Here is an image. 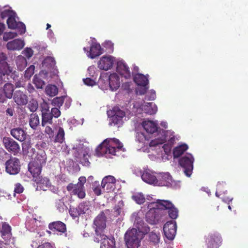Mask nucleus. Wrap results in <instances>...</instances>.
Instances as JSON below:
<instances>
[{
	"instance_id": "19",
	"label": "nucleus",
	"mask_w": 248,
	"mask_h": 248,
	"mask_svg": "<svg viewBox=\"0 0 248 248\" xmlns=\"http://www.w3.org/2000/svg\"><path fill=\"white\" fill-rule=\"evenodd\" d=\"M48 228L52 232H58L61 233H64L66 232V225L60 221H57L51 222L48 225Z\"/></svg>"
},
{
	"instance_id": "42",
	"label": "nucleus",
	"mask_w": 248,
	"mask_h": 248,
	"mask_svg": "<svg viewBox=\"0 0 248 248\" xmlns=\"http://www.w3.org/2000/svg\"><path fill=\"white\" fill-rule=\"evenodd\" d=\"M64 98L63 96L57 97L54 98L52 101V105L56 106V107L60 108V107L62 106L63 104Z\"/></svg>"
},
{
	"instance_id": "7",
	"label": "nucleus",
	"mask_w": 248,
	"mask_h": 248,
	"mask_svg": "<svg viewBox=\"0 0 248 248\" xmlns=\"http://www.w3.org/2000/svg\"><path fill=\"white\" fill-rule=\"evenodd\" d=\"M0 235L6 244H10L11 242L14 239L12 236V227L6 222H2L0 226Z\"/></svg>"
},
{
	"instance_id": "50",
	"label": "nucleus",
	"mask_w": 248,
	"mask_h": 248,
	"mask_svg": "<svg viewBox=\"0 0 248 248\" xmlns=\"http://www.w3.org/2000/svg\"><path fill=\"white\" fill-rule=\"evenodd\" d=\"M69 214L73 218H76L78 217L81 215L79 210H78V207L76 208H70L69 209Z\"/></svg>"
},
{
	"instance_id": "61",
	"label": "nucleus",
	"mask_w": 248,
	"mask_h": 248,
	"mask_svg": "<svg viewBox=\"0 0 248 248\" xmlns=\"http://www.w3.org/2000/svg\"><path fill=\"white\" fill-rule=\"evenodd\" d=\"M45 129V132L46 134H47L50 138L53 137L54 131L52 128L48 125H46Z\"/></svg>"
},
{
	"instance_id": "1",
	"label": "nucleus",
	"mask_w": 248,
	"mask_h": 248,
	"mask_svg": "<svg viewBox=\"0 0 248 248\" xmlns=\"http://www.w3.org/2000/svg\"><path fill=\"white\" fill-rule=\"evenodd\" d=\"M168 210L169 217L176 219L178 215V211L172 203L169 200H157L156 207L151 208L146 214V221L151 224H156L161 221L162 213Z\"/></svg>"
},
{
	"instance_id": "28",
	"label": "nucleus",
	"mask_w": 248,
	"mask_h": 248,
	"mask_svg": "<svg viewBox=\"0 0 248 248\" xmlns=\"http://www.w3.org/2000/svg\"><path fill=\"white\" fill-rule=\"evenodd\" d=\"M134 82L138 85H148V78L141 74H137L134 77Z\"/></svg>"
},
{
	"instance_id": "34",
	"label": "nucleus",
	"mask_w": 248,
	"mask_h": 248,
	"mask_svg": "<svg viewBox=\"0 0 248 248\" xmlns=\"http://www.w3.org/2000/svg\"><path fill=\"white\" fill-rule=\"evenodd\" d=\"M115 242L114 238H108L101 243L100 248H115Z\"/></svg>"
},
{
	"instance_id": "53",
	"label": "nucleus",
	"mask_w": 248,
	"mask_h": 248,
	"mask_svg": "<svg viewBox=\"0 0 248 248\" xmlns=\"http://www.w3.org/2000/svg\"><path fill=\"white\" fill-rule=\"evenodd\" d=\"M90 155L87 154H83L82 158L80 160V162L83 166H89L90 162L89 161Z\"/></svg>"
},
{
	"instance_id": "54",
	"label": "nucleus",
	"mask_w": 248,
	"mask_h": 248,
	"mask_svg": "<svg viewBox=\"0 0 248 248\" xmlns=\"http://www.w3.org/2000/svg\"><path fill=\"white\" fill-rule=\"evenodd\" d=\"M41 114L50 112V107L48 103L44 102L40 106Z\"/></svg>"
},
{
	"instance_id": "31",
	"label": "nucleus",
	"mask_w": 248,
	"mask_h": 248,
	"mask_svg": "<svg viewBox=\"0 0 248 248\" xmlns=\"http://www.w3.org/2000/svg\"><path fill=\"white\" fill-rule=\"evenodd\" d=\"M1 90H2V92H3L4 94H5V96H7L9 99L11 98L14 95V86L11 83H6L4 85L3 89Z\"/></svg>"
},
{
	"instance_id": "11",
	"label": "nucleus",
	"mask_w": 248,
	"mask_h": 248,
	"mask_svg": "<svg viewBox=\"0 0 248 248\" xmlns=\"http://www.w3.org/2000/svg\"><path fill=\"white\" fill-rule=\"evenodd\" d=\"M176 230L177 225L175 221H168L164 225L163 231L164 235L170 240H172L174 238Z\"/></svg>"
},
{
	"instance_id": "37",
	"label": "nucleus",
	"mask_w": 248,
	"mask_h": 248,
	"mask_svg": "<svg viewBox=\"0 0 248 248\" xmlns=\"http://www.w3.org/2000/svg\"><path fill=\"white\" fill-rule=\"evenodd\" d=\"M65 133L63 129L60 127L57 134L55 137L54 142L62 143L64 140Z\"/></svg>"
},
{
	"instance_id": "10",
	"label": "nucleus",
	"mask_w": 248,
	"mask_h": 248,
	"mask_svg": "<svg viewBox=\"0 0 248 248\" xmlns=\"http://www.w3.org/2000/svg\"><path fill=\"white\" fill-rule=\"evenodd\" d=\"M108 212V210L105 211H101L94 218L93 225L95 231H103L106 228L107 222L106 214H107Z\"/></svg>"
},
{
	"instance_id": "62",
	"label": "nucleus",
	"mask_w": 248,
	"mask_h": 248,
	"mask_svg": "<svg viewBox=\"0 0 248 248\" xmlns=\"http://www.w3.org/2000/svg\"><path fill=\"white\" fill-rule=\"evenodd\" d=\"M83 82L85 84L88 86H93L95 84V81L89 78L83 79Z\"/></svg>"
},
{
	"instance_id": "27",
	"label": "nucleus",
	"mask_w": 248,
	"mask_h": 248,
	"mask_svg": "<svg viewBox=\"0 0 248 248\" xmlns=\"http://www.w3.org/2000/svg\"><path fill=\"white\" fill-rule=\"evenodd\" d=\"M142 126L144 130L148 133L153 134L157 130V125L151 121H145L142 122Z\"/></svg>"
},
{
	"instance_id": "64",
	"label": "nucleus",
	"mask_w": 248,
	"mask_h": 248,
	"mask_svg": "<svg viewBox=\"0 0 248 248\" xmlns=\"http://www.w3.org/2000/svg\"><path fill=\"white\" fill-rule=\"evenodd\" d=\"M37 248H55L54 246L50 243L46 242L39 245Z\"/></svg>"
},
{
	"instance_id": "23",
	"label": "nucleus",
	"mask_w": 248,
	"mask_h": 248,
	"mask_svg": "<svg viewBox=\"0 0 248 248\" xmlns=\"http://www.w3.org/2000/svg\"><path fill=\"white\" fill-rule=\"evenodd\" d=\"M117 70L121 75L125 78H129L131 77L129 68L127 64L124 62H118Z\"/></svg>"
},
{
	"instance_id": "6",
	"label": "nucleus",
	"mask_w": 248,
	"mask_h": 248,
	"mask_svg": "<svg viewBox=\"0 0 248 248\" xmlns=\"http://www.w3.org/2000/svg\"><path fill=\"white\" fill-rule=\"evenodd\" d=\"M194 159L191 154H187L182 157L179 161V164L184 169L185 174L189 177L193 169Z\"/></svg>"
},
{
	"instance_id": "36",
	"label": "nucleus",
	"mask_w": 248,
	"mask_h": 248,
	"mask_svg": "<svg viewBox=\"0 0 248 248\" xmlns=\"http://www.w3.org/2000/svg\"><path fill=\"white\" fill-rule=\"evenodd\" d=\"M45 92L47 95L50 96H54L57 94L58 90L56 85H48L46 86Z\"/></svg>"
},
{
	"instance_id": "55",
	"label": "nucleus",
	"mask_w": 248,
	"mask_h": 248,
	"mask_svg": "<svg viewBox=\"0 0 248 248\" xmlns=\"http://www.w3.org/2000/svg\"><path fill=\"white\" fill-rule=\"evenodd\" d=\"M60 108L55 107L51 108V111H50V113L52 117H54L55 118H57L60 116L61 114V111L59 109Z\"/></svg>"
},
{
	"instance_id": "17",
	"label": "nucleus",
	"mask_w": 248,
	"mask_h": 248,
	"mask_svg": "<svg viewBox=\"0 0 248 248\" xmlns=\"http://www.w3.org/2000/svg\"><path fill=\"white\" fill-rule=\"evenodd\" d=\"M103 53V49L99 44L93 43L88 52V56L91 59H94Z\"/></svg>"
},
{
	"instance_id": "51",
	"label": "nucleus",
	"mask_w": 248,
	"mask_h": 248,
	"mask_svg": "<svg viewBox=\"0 0 248 248\" xmlns=\"http://www.w3.org/2000/svg\"><path fill=\"white\" fill-rule=\"evenodd\" d=\"M55 206L60 212H63L64 210L65 204L62 199L56 201Z\"/></svg>"
},
{
	"instance_id": "45",
	"label": "nucleus",
	"mask_w": 248,
	"mask_h": 248,
	"mask_svg": "<svg viewBox=\"0 0 248 248\" xmlns=\"http://www.w3.org/2000/svg\"><path fill=\"white\" fill-rule=\"evenodd\" d=\"M44 65L46 66L52 67L55 64V61L54 58L52 57H47L43 62Z\"/></svg>"
},
{
	"instance_id": "14",
	"label": "nucleus",
	"mask_w": 248,
	"mask_h": 248,
	"mask_svg": "<svg viewBox=\"0 0 248 248\" xmlns=\"http://www.w3.org/2000/svg\"><path fill=\"white\" fill-rule=\"evenodd\" d=\"M156 185L159 186H170L172 183V177L168 172L160 173L156 179Z\"/></svg>"
},
{
	"instance_id": "33",
	"label": "nucleus",
	"mask_w": 248,
	"mask_h": 248,
	"mask_svg": "<svg viewBox=\"0 0 248 248\" xmlns=\"http://www.w3.org/2000/svg\"><path fill=\"white\" fill-rule=\"evenodd\" d=\"M51 115L50 112L41 114V125L42 126L45 127L48 124H53V117Z\"/></svg>"
},
{
	"instance_id": "5",
	"label": "nucleus",
	"mask_w": 248,
	"mask_h": 248,
	"mask_svg": "<svg viewBox=\"0 0 248 248\" xmlns=\"http://www.w3.org/2000/svg\"><path fill=\"white\" fill-rule=\"evenodd\" d=\"M125 112L118 107H114L112 110L108 112L110 125L121 124L123 122V118L125 116Z\"/></svg>"
},
{
	"instance_id": "32",
	"label": "nucleus",
	"mask_w": 248,
	"mask_h": 248,
	"mask_svg": "<svg viewBox=\"0 0 248 248\" xmlns=\"http://www.w3.org/2000/svg\"><path fill=\"white\" fill-rule=\"evenodd\" d=\"M40 124L39 116L36 113H32L30 115L29 124L31 128L36 129Z\"/></svg>"
},
{
	"instance_id": "38",
	"label": "nucleus",
	"mask_w": 248,
	"mask_h": 248,
	"mask_svg": "<svg viewBox=\"0 0 248 248\" xmlns=\"http://www.w3.org/2000/svg\"><path fill=\"white\" fill-rule=\"evenodd\" d=\"M92 189L95 195L97 196L100 195L102 193V189H103L102 185L101 184L100 185L98 181H95L93 184Z\"/></svg>"
},
{
	"instance_id": "16",
	"label": "nucleus",
	"mask_w": 248,
	"mask_h": 248,
	"mask_svg": "<svg viewBox=\"0 0 248 248\" xmlns=\"http://www.w3.org/2000/svg\"><path fill=\"white\" fill-rule=\"evenodd\" d=\"M10 134L14 138L20 141H25L27 136V133L21 127L12 129L10 130Z\"/></svg>"
},
{
	"instance_id": "49",
	"label": "nucleus",
	"mask_w": 248,
	"mask_h": 248,
	"mask_svg": "<svg viewBox=\"0 0 248 248\" xmlns=\"http://www.w3.org/2000/svg\"><path fill=\"white\" fill-rule=\"evenodd\" d=\"M17 36V33L16 32H6L3 36V40L7 41L9 39H12Z\"/></svg>"
},
{
	"instance_id": "40",
	"label": "nucleus",
	"mask_w": 248,
	"mask_h": 248,
	"mask_svg": "<svg viewBox=\"0 0 248 248\" xmlns=\"http://www.w3.org/2000/svg\"><path fill=\"white\" fill-rule=\"evenodd\" d=\"M102 231H95V235L94 236V241L97 243L102 242L104 241V240L108 238L107 235H105L103 233H102L100 232H102Z\"/></svg>"
},
{
	"instance_id": "25",
	"label": "nucleus",
	"mask_w": 248,
	"mask_h": 248,
	"mask_svg": "<svg viewBox=\"0 0 248 248\" xmlns=\"http://www.w3.org/2000/svg\"><path fill=\"white\" fill-rule=\"evenodd\" d=\"M24 46V41L19 39H15L7 44V47L9 50H20Z\"/></svg>"
},
{
	"instance_id": "3",
	"label": "nucleus",
	"mask_w": 248,
	"mask_h": 248,
	"mask_svg": "<svg viewBox=\"0 0 248 248\" xmlns=\"http://www.w3.org/2000/svg\"><path fill=\"white\" fill-rule=\"evenodd\" d=\"M144 236V234L142 231L135 228L127 231L124 236L127 248H138Z\"/></svg>"
},
{
	"instance_id": "56",
	"label": "nucleus",
	"mask_w": 248,
	"mask_h": 248,
	"mask_svg": "<svg viewBox=\"0 0 248 248\" xmlns=\"http://www.w3.org/2000/svg\"><path fill=\"white\" fill-rule=\"evenodd\" d=\"M13 15H16L15 12H14L13 10H5L2 11L0 14V16L2 19H4L6 17H10L11 16Z\"/></svg>"
},
{
	"instance_id": "20",
	"label": "nucleus",
	"mask_w": 248,
	"mask_h": 248,
	"mask_svg": "<svg viewBox=\"0 0 248 248\" xmlns=\"http://www.w3.org/2000/svg\"><path fill=\"white\" fill-rule=\"evenodd\" d=\"M108 82L110 89L112 91H116L120 86L119 77L116 73L111 74L109 76Z\"/></svg>"
},
{
	"instance_id": "2",
	"label": "nucleus",
	"mask_w": 248,
	"mask_h": 248,
	"mask_svg": "<svg viewBox=\"0 0 248 248\" xmlns=\"http://www.w3.org/2000/svg\"><path fill=\"white\" fill-rule=\"evenodd\" d=\"M123 145L119 140L115 138H108L105 140L96 149V153L98 156L108 155H116L117 149L122 150Z\"/></svg>"
},
{
	"instance_id": "12",
	"label": "nucleus",
	"mask_w": 248,
	"mask_h": 248,
	"mask_svg": "<svg viewBox=\"0 0 248 248\" xmlns=\"http://www.w3.org/2000/svg\"><path fill=\"white\" fill-rule=\"evenodd\" d=\"M8 28L18 30L20 34H23L26 32L25 25L21 22H17L16 20V15L11 16L7 20Z\"/></svg>"
},
{
	"instance_id": "57",
	"label": "nucleus",
	"mask_w": 248,
	"mask_h": 248,
	"mask_svg": "<svg viewBox=\"0 0 248 248\" xmlns=\"http://www.w3.org/2000/svg\"><path fill=\"white\" fill-rule=\"evenodd\" d=\"M24 190V188L21 184L18 183H16L15 185L14 195H15V194L16 193H17V194L22 193L23 192Z\"/></svg>"
},
{
	"instance_id": "15",
	"label": "nucleus",
	"mask_w": 248,
	"mask_h": 248,
	"mask_svg": "<svg viewBox=\"0 0 248 248\" xmlns=\"http://www.w3.org/2000/svg\"><path fill=\"white\" fill-rule=\"evenodd\" d=\"M114 63L113 57L111 56H103L100 58L98 63V67L100 69L108 70L110 69Z\"/></svg>"
},
{
	"instance_id": "60",
	"label": "nucleus",
	"mask_w": 248,
	"mask_h": 248,
	"mask_svg": "<svg viewBox=\"0 0 248 248\" xmlns=\"http://www.w3.org/2000/svg\"><path fill=\"white\" fill-rule=\"evenodd\" d=\"M164 142V140L163 139H155L152 140L150 142V146H156L159 144H162Z\"/></svg>"
},
{
	"instance_id": "47",
	"label": "nucleus",
	"mask_w": 248,
	"mask_h": 248,
	"mask_svg": "<svg viewBox=\"0 0 248 248\" xmlns=\"http://www.w3.org/2000/svg\"><path fill=\"white\" fill-rule=\"evenodd\" d=\"M148 88V85H138V87L136 89L137 93L140 95L144 94L147 92Z\"/></svg>"
},
{
	"instance_id": "41",
	"label": "nucleus",
	"mask_w": 248,
	"mask_h": 248,
	"mask_svg": "<svg viewBox=\"0 0 248 248\" xmlns=\"http://www.w3.org/2000/svg\"><path fill=\"white\" fill-rule=\"evenodd\" d=\"M11 71L9 69L5 72L2 71L0 70V84H2L3 82L8 81L9 78L8 76L11 73Z\"/></svg>"
},
{
	"instance_id": "39",
	"label": "nucleus",
	"mask_w": 248,
	"mask_h": 248,
	"mask_svg": "<svg viewBox=\"0 0 248 248\" xmlns=\"http://www.w3.org/2000/svg\"><path fill=\"white\" fill-rule=\"evenodd\" d=\"M78 207L81 215L86 213H88L90 210L89 205L87 202L80 203Z\"/></svg>"
},
{
	"instance_id": "44",
	"label": "nucleus",
	"mask_w": 248,
	"mask_h": 248,
	"mask_svg": "<svg viewBox=\"0 0 248 248\" xmlns=\"http://www.w3.org/2000/svg\"><path fill=\"white\" fill-rule=\"evenodd\" d=\"M28 108L31 112L36 111L38 108V102L35 99H31L28 104Z\"/></svg>"
},
{
	"instance_id": "63",
	"label": "nucleus",
	"mask_w": 248,
	"mask_h": 248,
	"mask_svg": "<svg viewBox=\"0 0 248 248\" xmlns=\"http://www.w3.org/2000/svg\"><path fill=\"white\" fill-rule=\"evenodd\" d=\"M7 59L6 55L3 53H0V64H1L2 65H7V62H6V60Z\"/></svg>"
},
{
	"instance_id": "22",
	"label": "nucleus",
	"mask_w": 248,
	"mask_h": 248,
	"mask_svg": "<svg viewBox=\"0 0 248 248\" xmlns=\"http://www.w3.org/2000/svg\"><path fill=\"white\" fill-rule=\"evenodd\" d=\"M221 244L222 239L219 234L215 233L210 235L208 248H218Z\"/></svg>"
},
{
	"instance_id": "4",
	"label": "nucleus",
	"mask_w": 248,
	"mask_h": 248,
	"mask_svg": "<svg viewBox=\"0 0 248 248\" xmlns=\"http://www.w3.org/2000/svg\"><path fill=\"white\" fill-rule=\"evenodd\" d=\"M79 182L76 185L70 183L66 187L68 191H71V193L74 195H77L80 199H83L86 195L85 189L84 186L86 181L85 177H80L78 179Z\"/></svg>"
},
{
	"instance_id": "35",
	"label": "nucleus",
	"mask_w": 248,
	"mask_h": 248,
	"mask_svg": "<svg viewBox=\"0 0 248 248\" xmlns=\"http://www.w3.org/2000/svg\"><path fill=\"white\" fill-rule=\"evenodd\" d=\"M16 63L18 69L22 71L27 66V60L24 56H19L16 60Z\"/></svg>"
},
{
	"instance_id": "30",
	"label": "nucleus",
	"mask_w": 248,
	"mask_h": 248,
	"mask_svg": "<svg viewBox=\"0 0 248 248\" xmlns=\"http://www.w3.org/2000/svg\"><path fill=\"white\" fill-rule=\"evenodd\" d=\"M188 149V146L186 144L179 145L173 149V154L174 158L179 157Z\"/></svg>"
},
{
	"instance_id": "8",
	"label": "nucleus",
	"mask_w": 248,
	"mask_h": 248,
	"mask_svg": "<svg viewBox=\"0 0 248 248\" xmlns=\"http://www.w3.org/2000/svg\"><path fill=\"white\" fill-rule=\"evenodd\" d=\"M5 169L6 172L10 174L15 175L17 174L20 170L19 159L16 157L9 159L5 163Z\"/></svg>"
},
{
	"instance_id": "48",
	"label": "nucleus",
	"mask_w": 248,
	"mask_h": 248,
	"mask_svg": "<svg viewBox=\"0 0 248 248\" xmlns=\"http://www.w3.org/2000/svg\"><path fill=\"white\" fill-rule=\"evenodd\" d=\"M35 66L33 65L29 67L25 72L24 77L26 78H30L34 73Z\"/></svg>"
},
{
	"instance_id": "58",
	"label": "nucleus",
	"mask_w": 248,
	"mask_h": 248,
	"mask_svg": "<svg viewBox=\"0 0 248 248\" xmlns=\"http://www.w3.org/2000/svg\"><path fill=\"white\" fill-rule=\"evenodd\" d=\"M22 54L28 59H30L31 58L33 54V50L31 48H26L25 49H24L23 52Z\"/></svg>"
},
{
	"instance_id": "18",
	"label": "nucleus",
	"mask_w": 248,
	"mask_h": 248,
	"mask_svg": "<svg viewBox=\"0 0 248 248\" xmlns=\"http://www.w3.org/2000/svg\"><path fill=\"white\" fill-rule=\"evenodd\" d=\"M13 99L18 105H25L28 102V96L20 90L16 91L15 92Z\"/></svg>"
},
{
	"instance_id": "24",
	"label": "nucleus",
	"mask_w": 248,
	"mask_h": 248,
	"mask_svg": "<svg viewBox=\"0 0 248 248\" xmlns=\"http://www.w3.org/2000/svg\"><path fill=\"white\" fill-rule=\"evenodd\" d=\"M46 158L45 152L43 150H40L37 153L35 157L31 161L35 162V164L41 165L43 167L46 164Z\"/></svg>"
},
{
	"instance_id": "13",
	"label": "nucleus",
	"mask_w": 248,
	"mask_h": 248,
	"mask_svg": "<svg viewBox=\"0 0 248 248\" xmlns=\"http://www.w3.org/2000/svg\"><path fill=\"white\" fill-rule=\"evenodd\" d=\"M116 182V179L113 176L108 175L105 177L102 181L103 191L107 193L113 191L115 188Z\"/></svg>"
},
{
	"instance_id": "9",
	"label": "nucleus",
	"mask_w": 248,
	"mask_h": 248,
	"mask_svg": "<svg viewBox=\"0 0 248 248\" xmlns=\"http://www.w3.org/2000/svg\"><path fill=\"white\" fill-rule=\"evenodd\" d=\"M4 147L10 153L16 155L20 151V147L16 141L10 137H4L2 140Z\"/></svg>"
},
{
	"instance_id": "52",
	"label": "nucleus",
	"mask_w": 248,
	"mask_h": 248,
	"mask_svg": "<svg viewBox=\"0 0 248 248\" xmlns=\"http://www.w3.org/2000/svg\"><path fill=\"white\" fill-rule=\"evenodd\" d=\"M148 105L146 106V108H144L145 110H146V113L149 114L150 115L154 114L156 113L157 111L156 107L152 108V103H150L148 104Z\"/></svg>"
},
{
	"instance_id": "46",
	"label": "nucleus",
	"mask_w": 248,
	"mask_h": 248,
	"mask_svg": "<svg viewBox=\"0 0 248 248\" xmlns=\"http://www.w3.org/2000/svg\"><path fill=\"white\" fill-rule=\"evenodd\" d=\"M149 240L151 242H152L155 244H158L159 242L160 236L159 234H157L153 232H151L149 233Z\"/></svg>"
},
{
	"instance_id": "21",
	"label": "nucleus",
	"mask_w": 248,
	"mask_h": 248,
	"mask_svg": "<svg viewBox=\"0 0 248 248\" xmlns=\"http://www.w3.org/2000/svg\"><path fill=\"white\" fill-rule=\"evenodd\" d=\"M42 167L41 165L35 164V162L31 161L29 163L28 170L32 175L33 180L41 174Z\"/></svg>"
},
{
	"instance_id": "26",
	"label": "nucleus",
	"mask_w": 248,
	"mask_h": 248,
	"mask_svg": "<svg viewBox=\"0 0 248 248\" xmlns=\"http://www.w3.org/2000/svg\"><path fill=\"white\" fill-rule=\"evenodd\" d=\"M141 178L143 181L148 184L156 185L157 177L148 170H145L143 172Z\"/></svg>"
},
{
	"instance_id": "43",
	"label": "nucleus",
	"mask_w": 248,
	"mask_h": 248,
	"mask_svg": "<svg viewBox=\"0 0 248 248\" xmlns=\"http://www.w3.org/2000/svg\"><path fill=\"white\" fill-rule=\"evenodd\" d=\"M132 199L139 204H143L145 202L144 196L141 193H138L132 196Z\"/></svg>"
},
{
	"instance_id": "29",
	"label": "nucleus",
	"mask_w": 248,
	"mask_h": 248,
	"mask_svg": "<svg viewBox=\"0 0 248 248\" xmlns=\"http://www.w3.org/2000/svg\"><path fill=\"white\" fill-rule=\"evenodd\" d=\"M33 180L37 184L42 185V187L44 186H46V187H49L51 186L50 181L47 177H43L40 175L37 177H35V178H34Z\"/></svg>"
},
{
	"instance_id": "59",
	"label": "nucleus",
	"mask_w": 248,
	"mask_h": 248,
	"mask_svg": "<svg viewBox=\"0 0 248 248\" xmlns=\"http://www.w3.org/2000/svg\"><path fill=\"white\" fill-rule=\"evenodd\" d=\"M34 83L36 87L38 89H42L45 85V82L39 78H35L34 79Z\"/></svg>"
}]
</instances>
